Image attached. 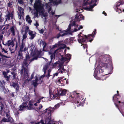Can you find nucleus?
<instances>
[{"label": "nucleus", "mask_w": 124, "mask_h": 124, "mask_svg": "<svg viewBox=\"0 0 124 124\" xmlns=\"http://www.w3.org/2000/svg\"><path fill=\"white\" fill-rule=\"evenodd\" d=\"M28 47H26L25 46V43L22 42V43L20 46V51L19 52L18 56L22 57V54L20 53V52L23 51L26 54L25 59L23 62V66L22 69L21 71V74H23V72L24 71V74L23 76L24 77H27L28 76L27 71V67L29 64L34 59H37V57H34L32 59H30V57L29 55V53L27 51Z\"/></svg>", "instance_id": "nucleus-1"}, {"label": "nucleus", "mask_w": 124, "mask_h": 124, "mask_svg": "<svg viewBox=\"0 0 124 124\" xmlns=\"http://www.w3.org/2000/svg\"><path fill=\"white\" fill-rule=\"evenodd\" d=\"M34 7L36 10V11L34 13V18H38L39 17V14L44 16L45 9L48 11L50 14L53 15L54 14V10L51 9L49 5H48L47 4H46L45 6H44L40 0H37L35 1Z\"/></svg>", "instance_id": "nucleus-2"}, {"label": "nucleus", "mask_w": 124, "mask_h": 124, "mask_svg": "<svg viewBox=\"0 0 124 124\" xmlns=\"http://www.w3.org/2000/svg\"><path fill=\"white\" fill-rule=\"evenodd\" d=\"M62 41H59L58 44H56L52 46L50 52L48 53L49 54H51L50 56L51 60L53 58H55V55L61 51V48H64L66 47L65 45L62 44Z\"/></svg>", "instance_id": "nucleus-3"}, {"label": "nucleus", "mask_w": 124, "mask_h": 124, "mask_svg": "<svg viewBox=\"0 0 124 124\" xmlns=\"http://www.w3.org/2000/svg\"><path fill=\"white\" fill-rule=\"evenodd\" d=\"M27 74L28 75L27 77H26L24 76L23 74H24V71H23V74L22 75L21 74V77H23V78L24 79L27 78L28 81H29L32 79L33 78V77L35 76V78L36 79L33 82L32 85L34 86L35 87H36L38 84L42 82V79L45 76V75L44 74L41 76L38 77L37 76V75L36 73L34 72H33L31 74L30 79H28V71L27 69Z\"/></svg>", "instance_id": "nucleus-4"}, {"label": "nucleus", "mask_w": 124, "mask_h": 124, "mask_svg": "<svg viewBox=\"0 0 124 124\" xmlns=\"http://www.w3.org/2000/svg\"><path fill=\"white\" fill-rule=\"evenodd\" d=\"M75 21H73L72 23L71 22V23L69 25L68 27L66 30L63 31H61L60 32V33L61 34V36L63 37L65 36L68 34H71L72 33V32H76L80 30V29L82 28L83 27L82 26H80L79 27L78 29L75 28H74V30L73 31H71L70 30L71 26H75L76 24H75Z\"/></svg>", "instance_id": "nucleus-5"}, {"label": "nucleus", "mask_w": 124, "mask_h": 124, "mask_svg": "<svg viewBox=\"0 0 124 124\" xmlns=\"http://www.w3.org/2000/svg\"><path fill=\"white\" fill-rule=\"evenodd\" d=\"M52 90L50 88L49 89V92L50 96L53 98V99L55 98L56 97L59 96L60 95L61 96L65 95L67 91V90L65 89H61L59 91L56 89H55L53 92L51 94L50 93L51 92Z\"/></svg>", "instance_id": "nucleus-6"}, {"label": "nucleus", "mask_w": 124, "mask_h": 124, "mask_svg": "<svg viewBox=\"0 0 124 124\" xmlns=\"http://www.w3.org/2000/svg\"><path fill=\"white\" fill-rule=\"evenodd\" d=\"M97 0H84V2L83 5V6H85L88 4L91 5L89 7H86L85 9L87 10L93 11L92 8L96 6V3Z\"/></svg>", "instance_id": "nucleus-7"}, {"label": "nucleus", "mask_w": 124, "mask_h": 124, "mask_svg": "<svg viewBox=\"0 0 124 124\" xmlns=\"http://www.w3.org/2000/svg\"><path fill=\"white\" fill-rule=\"evenodd\" d=\"M81 32H80L78 36V42L80 43L83 45V46L84 48H86L87 46V45L85 44L86 43V39H87V37L85 35H83L81 36L80 34Z\"/></svg>", "instance_id": "nucleus-8"}, {"label": "nucleus", "mask_w": 124, "mask_h": 124, "mask_svg": "<svg viewBox=\"0 0 124 124\" xmlns=\"http://www.w3.org/2000/svg\"><path fill=\"white\" fill-rule=\"evenodd\" d=\"M60 104H62L61 103H59L56 105L54 106V108H52L50 107L46 109V110H45V112H47L48 113V118L49 119V120L51 119V116L52 112H53L55 109H56L58 108L60 105Z\"/></svg>", "instance_id": "nucleus-9"}, {"label": "nucleus", "mask_w": 124, "mask_h": 124, "mask_svg": "<svg viewBox=\"0 0 124 124\" xmlns=\"http://www.w3.org/2000/svg\"><path fill=\"white\" fill-rule=\"evenodd\" d=\"M28 102H26V103L21 105L20 106L19 110L20 111H22L25 109H33L32 105L30 101H29L28 103V105H27Z\"/></svg>", "instance_id": "nucleus-10"}, {"label": "nucleus", "mask_w": 124, "mask_h": 124, "mask_svg": "<svg viewBox=\"0 0 124 124\" xmlns=\"http://www.w3.org/2000/svg\"><path fill=\"white\" fill-rule=\"evenodd\" d=\"M64 62H61L60 63L59 62H56L55 63V64H59V68L58 70V71L59 72H60L61 73H62L64 72H65L66 71V70L64 69L63 68V65Z\"/></svg>", "instance_id": "nucleus-11"}, {"label": "nucleus", "mask_w": 124, "mask_h": 124, "mask_svg": "<svg viewBox=\"0 0 124 124\" xmlns=\"http://www.w3.org/2000/svg\"><path fill=\"white\" fill-rule=\"evenodd\" d=\"M18 17L19 19H21L23 18V16L24 15V9L21 7H19L18 8Z\"/></svg>", "instance_id": "nucleus-12"}, {"label": "nucleus", "mask_w": 124, "mask_h": 124, "mask_svg": "<svg viewBox=\"0 0 124 124\" xmlns=\"http://www.w3.org/2000/svg\"><path fill=\"white\" fill-rule=\"evenodd\" d=\"M13 14L12 12H10L8 11L7 14L6 16V20L5 21L10 20L11 19H12L13 18Z\"/></svg>", "instance_id": "nucleus-13"}, {"label": "nucleus", "mask_w": 124, "mask_h": 124, "mask_svg": "<svg viewBox=\"0 0 124 124\" xmlns=\"http://www.w3.org/2000/svg\"><path fill=\"white\" fill-rule=\"evenodd\" d=\"M9 31L13 36H15L16 35V33L17 31L16 27L15 26H13L10 28Z\"/></svg>", "instance_id": "nucleus-14"}, {"label": "nucleus", "mask_w": 124, "mask_h": 124, "mask_svg": "<svg viewBox=\"0 0 124 124\" xmlns=\"http://www.w3.org/2000/svg\"><path fill=\"white\" fill-rule=\"evenodd\" d=\"M71 55L69 54H67L65 55V57H62V58L61 61L64 62L65 61H67L70 60L71 58Z\"/></svg>", "instance_id": "nucleus-15"}, {"label": "nucleus", "mask_w": 124, "mask_h": 124, "mask_svg": "<svg viewBox=\"0 0 124 124\" xmlns=\"http://www.w3.org/2000/svg\"><path fill=\"white\" fill-rule=\"evenodd\" d=\"M28 34L30 36L29 39H33L36 36V33L32 31L29 30Z\"/></svg>", "instance_id": "nucleus-16"}, {"label": "nucleus", "mask_w": 124, "mask_h": 124, "mask_svg": "<svg viewBox=\"0 0 124 124\" xmlns=\"http://www.w3.org/2000/svg\"><path fill=\"white\" fill-rule=\"evenodd\" d=\"M14 42L12 40H8L7 41V43L5 44V45L7 46H10L12 47L14 46Z\"/></svg>", "instance_id": "nucleus-17"}, {"label": "nucleus", "mask_w": 124, "mask_h": 124, "mask_svg": "<svg viewBox=\"0 0 124 124\" xmlns=\"http://www.w3.org/2000/svg\"><path fill=\"white\" fill-rule=\"evenodd\" d=\"M103 72L101 69H100L99 67H97L95 70L94 75H97V74L101 73Z\"/></svg>", "instance_id": "nucleus-18"}, {"label": "nucleus", "mask_w": 124, "mask_h": 124, "mask_svg": "<svg viewBox=\"0 0 124 124\" xmlns=\"http://www.w3.org/2000/svg\"><path fill=\"white\" fill-rule=\"evenodd\" d=\"M12 86L14 88L16 89L17 91H18L19 90L20 86L17 83H13L12 84Z\"/></svg>", "instance_id": "nucleus-19"}, {"label": "nucleus", "mask_w": 124, "mask_h": 124, "mask_svg": "<svg viewBox=\"0 0 124 124\" xmlns=\"http://www.w3.org/2000/svg\"><path fill=\"white\" fill-rule=\"evenodd\" d=\"M41 99L42 100V101H45V100L44 97H40L38 101V102L34 103V105L36 106H37L40 102Z\"/></svg>", "instance_id": "nucleus-20"}, {"label": "nucleus", "mask_w": 124, "mask_h": 124, "mask_svg": "<svg viewBox=\"0 0 124 124\" xmlns=\"http://www.w3.org/2000/svg\"><path fill=\"white\" fill-rule=\"evenodd\" d=\"M76 19H78L79 20L84 19V17L83 15L82 14H79L78 16H76Z\"/></svg>", "instance_id": "nucleus-21"}, {"label": "nucleus", "mask_w": 124, "mask_h": 124, "mask_svg": "<svg viewBox=\"0 0 124 124\" xmlns=\"http://www.w3.org/2000/svg\"><path fill=\"white\" fill-rule=\"evenodd\" d=\"M99 63L100 66L101 67L104 66L106 67H108L110 65L109 63H104L102 62H99Z\"/></svg>", "instance_id": "nucleus-22"}, {"label": "nucleus", "mask_w": 124, "mask_h": 124, "mask_svg": "<svg viewBox=\"0 0 124 124\" xmlns=\"http://www.w3.org/2000/svg\"><path fill=\"white\" fill-rule=\"evenodd\" d=\"M44 0L46 2H47L48 1H49L50 2H48V3H45V5L42 4L44 6H45V5L46 4H47L48 5H49L50 6V7L51 8V9H51V4H52V3L53 4V1H54V0Z\"/></svg>", "instance_id": "nucleus-23"}, {"label": "nucleus", "mask_w": 124, "mask_h": 124, "mask_svg": "<svg viewBox=\"0 0 124 124\" xmlns=\"http://www.w3.org/2000/svg\"><path fill=\"white\" fill-rule=\"evenodd\" d=\"M26 20L30 24L32 22V21L31 20L30 17L28 15L26 16Z\"/></svg>", "instance_id": "nucleus-24"}, {"label": "nucleus", "mask_w": 124, "mask_h": 124, "mask_svg": "<svg viewBox=\"0 0 124 124\" xmlns=\"http://www.w3.org/2000/svg\"><path fill=\"white\" fill-rule=\"evenodd\" d=\"M3 101V99L0 96V105L1 108V110H2L4 108V105L3 104L2 101Z\"/></svg>", "instance_id": "nucleus-25"}, {"label": "nucleus", "mask_w": 124, "mask_h": 124, "mask_svg": "<svg viewBox=\"0 0 124 124\" xmlns=\"http://www.w3.org/2000/svg\"><path fill=\"white\" fill-rule=\"evenodd\" d=\"M27 33L26 32H24L23 35V39H22V41L23 42V40H26V39L27 37Z\"/></svg>", "instance_id": "nucleus-26"}, {"label": "nucleus", "mask_w": 124, "mask_h": 124, "mask_svg": "<svg viewBox=\"0 0 124 124\" xmlns=\"http://www.w3.org/2000/svg\"><path fill=\"white\" fill-rule=\"evenodd\" d=\"M50 120H49L48 118V119L46 118V123H44L43 121L42 120H40V122L41 123V124H49L50 123Z\"/></svg>", "instance_id": "nucleus-27"}, {"label": "nucleus", "mask_w": 124, "mask_h": 124, "mask_svg": "<svg viewBox=\"0 0 124 124\" xmlns=\"http://www.w3.org/2000/svg\"><path fill=\"white\" fill-rule=\"evenodd\" d=\"M57 83H60L61 84H63L62 78V77H60L58 78L57 80Z\"/></svg>", "instance_id": "nucleus-28"}, {"label": "nucleus", "mask_w": 124, "mask_h": 124, "mask_svg": "<svg viewBox=\"0 0 124 124\" xmlns=\"http://www.w3.org/2000/svg\"><path fill=\"white\" fill-rule=\"evenodd\" d=\"M40 45L43 46V48H44L46 46V44L44 41L41 40L40 42Z\"/></svg>", "instance_id": "nucleus-29"}, {"label": "nucleus", "mask_w": 124, "mask_h": 124, "mask_svg": "<svg viewBox=\"0 0 124 124\" xmlns=\"http://www.w3.org/2000/svg\"><path fill=\"white\" fill-rule=\"evenodd\" d=\"M81 6H78V5H77L76 6V12H78L79 13H80L82 12V9H79L78 8V7H79V8Z\"/></svg>", "instance_id": "nucleus-30"}, {"label": "nucleus", "mask_w": 124, "mask_h": 124, "mask_svg": "<svg viewBox=\"0 0 124 124\" xmlns=\"http://www.w3.org/2000/svg\"><path fill=\"white\" fill-rule=\"evenodd\" d=\"M7 119L8 122H13V119L10 116H9L7 118Z\"/></svg>", "instance_id": "nucleus-31"}, {"label": "nucleus", "mask_w": 124, "mask_h": 124, "mask_svg": "<svg viewBox=\"0 0 124 124\" xmlns=\"http://www.w3.org/2000/svg\"><path fill=\"white\" fill-rule=\"evenodd\" d=\"M2 51V52H4L6 54H8V51L7 49H5L4 48H1Z\"/></svg>", "instance_id": "nucleus-32"}, {"label": "nucleus", "mask_w": 124, "mask_h": 124, "mask_svg": "<svg viewBox=\"0 0 124 124\" xmlns=\"http://www.w3.org/2000/svg\"><path fill=\"white\" fill-rule=\"evenodd\" d=\"M0 56L2 57H4L6 58H10V57L7 56L3 54L2 53L0 52Z\"/></svg>", "instance_id": "nucleus-33"}, {"label": "nucleus", "mask_w": 124, "mask_h": 124, "mask_svg": "<svg viewBox=\"0 0 124 124\" xmlns=\"http://www.w3.org/2000/svg\"><path fill=\"white\" fill-rule=\"evenodd\" d=\"M1 122H8L7 119L5 118H3L1 120Z\"/></svg>", "instance_id": "nucleus-34"}, {"label": "nucleus", "mask_w": 124, "mask_h": 124, "mask_svg": "<svg viewBox=\"0 0 124 124\" xmlns=\"http://www.w3.org/2000/svg\"><path fill=\"white\" fill-rule=\"evenodd\" d=\"M29 27L27 26H26L25 27V31L24 32H26V33H27L28 31H29Z\"/></svg>", "instance_id": "nucleus-35"}, {"label": "nucleus", "mask_w": 124, "mask_h": 124, "mask_svg": "<svg viewBox=\"0 0 124 124\" xmlns=\"http://www.w3.org/2000/svg\"><path fill=\"white\" fill-rule=\"evenodd\" d=\"M47 66L46 65L45 66L43 67V70H44L45 73L47 69Z\"/></svg>", "instance_id": "nucleus-36"}, {"label": "nucleus", "mask_w": 124, "mask_h": 124, "mask_svg": "<svg viewBox=\"0 0 124 124\" xmlns=\"http://www.w3.org/2000/svg\"><path fill=\"white\" fill-rule=\"evenodd\" d=\"M117 95L116 94L113 97V101H114V100H116V99H118V98L116 97V96Z\"/></svg>", "instance_id": "nucleus-37"}, {"label": "nucleus", "mask_w": 124, "mask_h": 124, "mask_svg": "<svg viewBox=\"0 0 124 124\" xmlns=\"http://www.w3.org/2000/svg\"><path fill=\"white\" fill-rule=\"evenodd\" d=\"M116 12H118L119 13L121 12V10L118 9V8H116Z\"/></svg>", "instance_id": "nucleus-38"}, {"label": "nucleus", "mask_w": 124, "mask_h": 124, "mask_svg": "<svg viewBox=\"0 0 124 124\" xmlns=\"http://www.w3.org/2000/svg\"><path fill=\"white\" fill-rule=\"evenodd\" d=\"M18 1V2L20 4H22L23 3V0H16Z\"/></svg>", "instance_id": "nucleus-39"}, {"label": "nucleus", "mask_w": 124, "mask_h": 124, "mask_svg": "<svg viewBox=\"0 0 124 124\" xmlns=\"http://www.w3.org/2000/svg\"><path fill=\"white\" fill-rule=\"evenodd\" d=\"M54 124H62V123L60 121L58 122H56L54 123Z\"/></svg>", "instance_id": "nucleus-40"}, {"label": "nucleus", "mask_w": 124, "mask_h": 124, "mask_svg": "<svg viewBox=\"0 0 124 124\" xmlns=\"http://www.w3.org/2000/svg\"><path fill=\"white\" fill-rule=\"evenodd\" d=\"M51 70H49L48 71V75L47 76V77L48 78L50 76V72Z\"/></svg>", "instance_id": "nucleus-41"}, {"label": "nucleus", "mask_w": 124, "mask_h": 124, "mask_svg": "<svg viewBox=\"0 0 124 124\" xmlns=\"http://www.w3.org/2000/svg\"><path fill=\"white\" fill-rule=\"evenodd\" d=\"M34 25L37 27L39 25V23L37 21H36V23L34 24Z\"/></svg>", "instance_id": "nucleus-42"}, {"label": "nucleus", "mask_w": 124, "mask_h": 124, "mask_svg": "<svg viewBox=\"0 0 124 124\" xmlns=\"http://www.w3.org/2000/svg\"><path fill=\"white\" fill-rule=\"evenodd\" d=\"M61 36V34H60V33H59V34H58L57 35V36H56V37L58 39V38L60 36Z\"/></svg>", "instance_id": "nucleus-43"}, {"label": "nucleus", "mask_w": 124, "mask_h": 124, "mask_svg": "<svg viewBox=\"0 0 124 124\" xmlns=\"http://www.w3.org/2000/svg\"><path fill=\"white\" fill-rule=\"evenodd\" d=\"M120 3H118L116 5V8H118V7L120 5Z\"/></svg>", "instance_id": "nucleus-44"}, {"label": "nucleus", "mask_w": 124, "mask_h": 124, "mask_svg": "<svg viewBox=\"0 0 124 124\" xmlns=\"http://www.w3.org/2000/svg\"><path fill=\"white\" fill-rule=\"evenodd\" d=\"M39 31L40 33H42L44 32V30L43 29H41Z\"/></svg>", "instance_id": "nucleus-45"}, {"label": "nucleus", "mask_w": 124, "mask_h": 124, "mask_svg": "<svg viewBox=\"0 0 124 124\" xmlns=\"http://www.w3.org/2000/svg\"><path fill=\"white\" fill-rule=\"evenodd\" d=\"M39 106H40L39 107H38L37 108L38 109H40L41 108H42V107H43L41 105H40Z\"/></svg>", "instance_id": "nucleus-46"}, {"label": "nucleus", "mask_w": 124, "mask_h": 124, "mask_svg": "<svg viewBox=\"0 0 124 124\" xmlns=\"http://www.w3.org/2000/svg\"><path fill=\"white\" fill-rule=\"evenodd\" d=\"M6 115L7 118L9 116H9V114L8 113H6Z\"/></svg>", "instance_id": "nucleus-47"}, {"label": "nucleus", "mask_w": 124, "mask_h": 124, "mask_svg": "<svg viewBox=\"0 0 124 124\" xmlns=\"http://www.w3.org/2000/svg\"><path fill=\"white\" fill-rule=\"evenodd\" d=\"M3 74L4 75H7V73H6V72H3Z\"/></svg>", "instance_id": "nucleus-48"}, {"label": "nucleus", "mask_w": 124, "mask_h": 124, "mask_svg": "<svg viewBox=\"0 0 124 124\" xmlns=\"http://www.w3.org/2000/svg\"><path fill=\"white\" fill-rule=\"evenodd\" d=\"M6 80L7 81H8L9 80V78H8V77L7 76V77L6 78Z\"/></svg>", "instance_id": "nucleus-49"}, {"label": "nucleus", "mask_w": 124, "mask_h": 124, "mask_svg": "<svg viewBox=\"0 0 124 124\" xmlns=\"http://www.w3.org/2000/svg\"><path fill=\"white\" fill-rule=\"evenodd\" d=\"M12 5L10 3H9L8 4V7H10L12 6Z\"/></svg>", "instance_id": "nucleus-50"}, {"label": "nucleus", "mask_w": 124, "mask_h": 124, "mask_svg": "<svg viewBox=\"0 0 124 124\" xmlns=\"http://www.w3.org/2000/svg\"><path fill=\"white\" fill-rule=\"evenodd\" d=\"M16 74L15 73L13 75V77L14 78H16Z\"/></svg>", "instance_id": "nucleus-51"}, {"label": "nucleus", "mask_w": 124, "mask_h": 124, "mask_svg": "<svg viewBox=\"0 0 124 124\" xmlns=\"http://www.w3.org/2000/svg\"><path fill=\"white\" fill-rule=\"evenodd\" d=\"M58 75V73H55L54 74V76H57Z\"/></svg>", "instance_id": "nucleus-52"}, {"label": "nucleus", "mask_w": 124, "mask_h": 124, "mask_svg": "<svg viewBox=\"0 0 124 124\" xmlns=\"http://www.w3.org/2000/svg\"><path fill=\"white\" fill-rule=\"evenodd\" d=\"M93 32L94 33V35H95L96 33V30H94V31H93Z\"/></svg>", "instance_id": "nucleus-53"}, {"label": "nucleus", "mask_w": 124, "mask_h": 124, "mask_svg": "<svg viewBox=\"0 0 124 124\" xmlns=\"http://www.w3.org/2000/svg\"><path fill=\"white\" fill-rule=\"evenodd\" d=\"M102 13L103 14H104V15L105 16H106V13L104 11Z\"/></svg>", "instance_id": "nucleus-54"}, {"label": "nucleus", "mask_w": 124, "mask_h": 124, "mask_svg": "<svg viewBox=\"0 0 124 124\" xmlns=\"http://www.w3.org/2000/svg\"><path fill=\"white\" fill-rule=\"evenodd\" d=\"M11 74L13 75L14 74H15V73L14 72H11Z\"/></svg>", "instance_id": "nucleus-55"}, {"label": "nucleus", "mask_w": 124, "mask_h": 124, "mask_svg": "<svg viewBox=\"0 0 124 124\" xmlns=\"http://www.w3.org/2000/svg\"><path fill=\"white\" fill-rule=\"evenodd\" d=\"M2 83H3L4 84H5L6 82L4 81H2Z\"/></svg>", "instance_id": "nucleus-56"}, {"label": "nucleus", "mask_w": 124, "mask_h": 124, "mask_svg": "<svg viewBox=\"0 0 124 124\" xmlns=\"http://www.w3.org/2000/svg\"><path fill=\"white\" fill-rule=\"evenodd\" d=\"M33 1V0H30V2L31 3V4Z\"/></svg>", "instance_id": "nucleus-57"}, {"label": "nucleus", "mask_w": 124, "mask_h": 124, "mask_svg": "<svg viewBox=\"0 0 124 124\" xmlns=\"http://www.w3.org/2000/svg\"><path fill=\"white\" fill-rule=\"evenodd\" d=\"M0 47L1 48H1H2V45L1 43H0Z\"/></svg>", "instance_id": "nucleus-58"}, {"label": "nucleus", "mask_w": 124, "mask_h": 124, "mask_svg": "<svg viewBox=\"0 0 124 124\" xmlns=\"http://www.w3.org/2000/svg\"><path fill=\"white\" fill-rule=\"evenodd\" d=\"M40 123L41 124V123L40 122H40H37V123H36L35 124H39Z\"/></svg>", "instance_id": "nucleus-59"}, {"label": "nucleus", "mask_w": 124, "mask_h": 124, "mask_svg": "<svg viewBox=\"0 0 124 124\" xmlns=\"http://www.w3.org/2000/svg\"><path fill=\"white\" fill-rule=\"evenodd\" d=\"M14 113L15 114H16V115H17L18 114V112H17V113H16L14 112Z\"/></svg>", "instance_id": "nucleus-60"}, {"label": "nucleus", "mask_w": 124, "mask_h": 124, "mask_svg": "<svg viewBox=\"0 0 124 124\" xmlns=\"http://www.w3.org/2000/svg\"><path fill=\"white\" fill-rule=\"evenodd\" d=\"M7 75H4V77L6 78L8 76H7Z\"/></svg>", "instance_id": "nucleus-61"}, {"label": "nucleus", "mask_w": 124, "mask_h": 124, "mask_svg": "<svg viewBox=\"0 0 124 124\" xmlns=\"http://www.w3.org/2000/svg\"><path fill=\"white\" fill-rule=\"evenodd\" d=\"M93 34L92 33V34H91L89 35H88V36H92Z\"/></svg>", "instance_id": "nucleus-62"}, {"label": "nucleus", "mask_w": 124, "mask_h": 124, "mask_svg": "<svg viewBox=\"0 0 124 124\" xmlns=\"http://www.w3.org/2000/svg\"><path fill=\"white\" fill-rule=\"evenodd\" d=\"M19 25H20L21 24V23L20 22H19Z\"/></svg>", "instance_id": "nucleus-63"}, {"label": "nucleus", "mask_w": 124, "mask_h": 124, "mask_svg": "<svg viewBox=\"0 0 124 124\" xmlns=\"http://www.w3.org/2000/svg\"><path fill=\"white\" fill-rule=\"evenodd\" d=\"M44 58V59H45V61H47V59H46V58Z\"/></svg>", "instance_id": "nucleus-64"}]
</instances>
